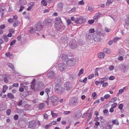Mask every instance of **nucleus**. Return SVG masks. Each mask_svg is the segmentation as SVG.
Returning a JSON list of instances; mask_svg holds the SVG:
<instances>
[{
	"label": "nucleus",
	"instance_id": "nucleus-38",
	"mask_svg": "<svg viewBox=\"0 0 129 129\" xmlns=\"http://www.w3.org/2000/svg\"><path fill=\"white\" fill-rule=\"evenodd\" d=\"M107 124L108 125H109L112 127H113V125L112 121H109L108 123Z\"/></svg>",
	"mask_w": 129,
	"mask_h": 129
},
{
	"label": "nucleus",
	"instance_id": "nucleus-22",
	"mask_svg": "<svg viewBox=\"0 0 129 129\" xmlns=\"http://www.w3.org/2000/svg\"><path fill=\"white\" fill-rule=\"evenodd\" d=\"M7 96L9 98L11 99H13L14 98L13 95L11 93H8L7 94Z\"/></svg>",
	"mask_w": 129,
	"mask_h": 129
},
{
	"label": "nucleus",
	"instance_id": "nucleus-21",
	"mask_svg": "<svg viewBox=\"0 0 129 129\" xmlns=\"http://www.w3.org/2000/svg\"><path fill=\"white\" fill-rule=\"evenodd\" d=\"M81 114L80 112L77 113L75 115L74 117L75 118L77 119L79 118L81 115Z\"/></svg>",
	"mask_w": 129,
	"mask_h": 129
},
{
	"label": "nucleus",
	"instance_id": "nucleus-20",
	"mask_svg": "<svg viewBox=\"0 0 129 129\" xmlns=\"http://www.w3.org/2000/svg\"><path fill=\"white\" fill-rule=\"evenodd\" d=\"M20 23V22L18 21L17 20H15L13 24V26L14 27H16Z\"/></svg>",
	"mask_w": 129,
	"mask_h": 129
},
{
	"label": "nucleus",
	"instance_id": "nucleus-13",
	"mask_svg": "<svg viewBox=\"0 0 129 129\" xmlns=\"http://www.w3.org/2000/svg\"><path fill=\"white\" fill-rule=\"evenodd\" d=\"M61 58L63 60L65 61H67L68 59V55L64 53L62 54Z\"/></svg>",
	"mask_w": 129,
	"mask_h": 129
},
{
	"label": "nucleus",
	"instance_id": "nucleus-3",
	"mask_svg": "<svg viewBox=\"0 0 129 129\" xmlns=\"http://www.w3.org/2000/svg\"><path fill=\"white\" fill-rule=\"evenodd\" d=\"M85 21L84 18L82 17L77 18L75 20V22L78 24H81L84 23Z\"/></svg>",
	"mask_w": 129,
	"mask_h": 129
},
{
	"label": "nucleus",
	"instance_id": "nucleus-43",
	"mask_svg": "<svg viewBox=\"0 0 129 129\" xmlns=\"http://www.w3.org/2000/svg\"><path fill=\"white\" fill-rule=\"evenodd\" d=\"M84 4V3L83 0L80 1L78 3V4L79 5H83Z\"/></svg>",
	"mask_w": 129,
	"mask_h": 129
},
{
	"label": "nucleus",
	"instance_id": "nucleus-16",
	"mask_svg": "<svg viewBox=\"0 0 129 129\" xmlns=\"http://www.w3.org/2000/svg\"><path fill=\"white\" fill-rule=\"evenodd\" d=\"M35 80L34 79L32 81L31 83V89L35 90Z\"/></svg>",
	"mask_w": 129,
	"mask_h": 129
},
{
	"label": "nucleus",
	"instance_id": "nucleus-64",
	"mask_svg": "<svg viewBox=\"0 0 129 129\" xmlns=\"http://www.w3.org/2000/svg\"><path fill=\"white\" fill-rule=\"evenodd\" d=\"M115 78L114 76H111L109 78V79L110 80H112L114 79Z\"/></svg>",
	"mask_w": 129,
	"mask_h": 129
},
{
	"label": "nucleus",
	"instance_id": "nucleus-50",
	"mask_svg": "<svg viewBox=\"0 0 129 129\" xmlns=\"http://www.w3.org/2000/svg\"><path fill=\"white\" fill-rule=\"evenodd\" d=\"M19 86V84L18 83H14L12 85V86L14 87H17Z\"/></svg>",
	"mask_w": 129,
	"mask_h": 129
},
{
	"label": "nucleus",
	"instance_id": "nucleus-60",
	"mask_svg": "<svg viewBox=\"0 0 129 129\" xmlns=\"http://www.w3.org/2000/svg\"><path fill=\"white\" fill-rule=\"evenodd\" d=\"M14 20L12 18H9L8 20V21L10 23H12L13 22Z\"/></svg>",
	"mask_w": 129,
	"mask_h": 129
},
{
	"label": "nucleus",
	"instance_id": "nucleus-1",
	"mask_svg": "<svg viewBox=\"0 0 129 129\" xmlns=\"http://www.w3.org/2000/svg\"><path fill=\"white\" fill-rule=\"evenodd\" d=\"M55 82L56 84H57L55 88V91L60 93H62L64 91V90L62 87L59 85L61 84V82L59 80L58 81L57 79H56L55 80Z\"/></svg>",
	"mask_w": 129,
	"mask_h": 129
},
{
	"label": "nucleus",
	"instance_id": "nucleus-56",
	"mask_svg": "<svg viewBox=\"0 0 129 129\" xmlns=\"http://www.w3.org/2000/svg\"><path fill=\"white\" fill-rule=\"evenodd\" d=\"M118 58V59L119 60H123V58L122 56H120Z\"/></svg>",
	"mask_w": 129,
	"mask_h": 129
},
{
	"label": "nucleus",
	"instance_id": "nucleus-57",
	"mask_svg": "<svg viewBox=\"0 0 129 129\" xmlns=\"http://www.w3.org/2000/svg\"><path fill=\"white\" fill-rule=\"evenodd\" d=\"M18 116L17 115H16L14 117V119L15 120H17L18 118Z\"/></svg>",
	"mask_w": 129,
	"mask_h": 129
},
{
	"label": "nucleus",
	"instance_id": "nucleus-11",
	"mask_svg": "<svg viewBox=\"0 0 129 129\" xmlns=\"http://www.w3.org/2000/svg\"><path fill=\"white\" fill-rule=\"evenodd\" d=\"M44 23L47 25H51L52 24V21L50 19H46L45 20Z\"/></svg>",
	"mask_w": 129,
	"mask_h": 129
},
{
	"label": "nucleus",
	"instance_id": "nucleus-33",
	"mask_svg": "<svg viewBox=\"0 0 129 129\" xmlns=\"http://www.w3.org/2000/svg\"><path fill=\"white\" fill-rule=\"evenodd\" d=\"M84 70L83 69H81L79 71V72L78 74V76H80L83 73Z\"/></svg>",
	"mask_w": 129,
	"mask_h": 129
},
{
	"label": "nucleus",
	"instance_id": "nucleus-39",
	"mask_svg": "<svg viewBox=\"0 0 129 129\" xmlns=\"http://www.w3.org/2000/svg\"><path fill=\"white\" fill-rule=\"evenodd\" d=\"M50 90L49 88H46L45 89V91L48 95V93L50 92Z\"/></svg>",
	"mask_w": 129,
	"mask_h": 129
},
{
	"label": "nucleus",
	"instance_id": "nucleus-7",
	"mask_svg": "<svg viewBox=\"0 0 129 129\" xmlns=\"http://www.w3.org/2000/svg\"><path fill=\"white\" fill-rule=\"evenodd\" d=\"M64 89L67 91L70 90L72 88L69 82L65 83L64 85Z\"/></svg>",
	"mask_w": 129,
	"mask_h": 129
},
{
	"label": "nucleus",
	"instance_id": "nucleus-2",
	"mask_svg": "<svg viewBox=\"0 0 129 129\" xmlns=\"http://www.w3.org/2000/svg\"><path fill=\"white\" fill-rule=\"evenodd\" d=\"M43 27L42 23L39 22L37 23L35 26V28L36 31H40L41 30Z\"/></svg>",
	"mask_w": 129,
	"mask_h": 129
},
{
	"label": "nucleus",
	"instance_id": "nucleus-9",
	"mask_svg": "<svg viewBox=\"0 0 129 129\" xmlns=\"http://www.w3.org/2000/svg\"><path fill=\"white\" fill-rule=\"evenodd\" d=\"M93 37L94 40L96 42H98L100 40V37L99 35L94 34H93Z\"/></svg>",
	"mask_w": 129,
	"mask_h": 129
},
{
	"label": "nucleus",
	"instance_id": "nucleus-58",
	"mask_svg": "<svg viewBox=\"0 0 129 129\" xmlns=\"http://www.w3.org/2000/svg\"><path fill=\"white\" fill-rule=\"evenodd\" d=\"M34 5V3L31 2H30L29 4V6H30L32 8L33 6Z\"/></svg>",
	"mask_w": 129,
	"mask_h": 129
},
{
	"label": "nucleus",
	"instance_id": "nucleus-31",
	"mask_svg": "<svg viewBox=\"0 0 129 129\" xmlns=\"http://www.w3.org/2000/svg\"><path fill=\"white\" fill-rule=\"evenodd\" d=\"M104 52L107 54H109L111 51L109 49H105L104 50Z\"/></svg>",
	"mask_w": 129,
	"mask_h": 129
},
{
	"label": "nucleus",
	"instance_id": "nucleus-17",
	"mask_svg": "<svg viewBox=\"0 0 129 129\" xmlns=\"http://www.w3.org/2000/svg\"><path fill=\"white\" fill-rule=\"evenodd\" d=\"M102 30L101 29H97L95 31L96 32V33L97 35H99V36H103V34L101 33V31Z\"/></svg>",
	"mask_w": 129,
	"mask_h": 129
},
{
	"label": "nucleus",
	"instance_id": "nucleus-35",
	"mask_svg": "<svg viewBox=\"0 0 129 129\" xmlns=\"http://www.w3.org/2000/svg\"><path fill=\"white\" fill-rule=\"evenodd\" d=\"M8 65L9 67H10L12 69H14V66L12 63H8Z\"/></svg>",
	"mask_w": 129,
	"mask_h": 129
},
{
	"label": "nucleus",
	"instance_id": "nucleus-41",
	"mask_svg": "<svg viewBox=\"0 0 129 129\" xmlns=\"http://www.w3.org/2000/svg\"><path fill=\"white\" fill-rule=\"evenodd\" d=\"M110 96V95L109 94H107L105 95L104 96V99H107L109 98Z\"/></svg>",
	"mask_w": 129,
	"mask_h": 129
},
{
	"label": "nucleus",
	"instance_id": "nucleus-34",
	"mask_svg": "<svg viewBox=\"0 0 129 129\" xmlns=\"http://www.w3.org/2000/svg\"><path fill=\"white\" fill-rule=\"evenodd\" d=\"M51 115L53 117L57 116L58 115L57 113H53L52 111H51Z\"/></svg>",
	"mask_w": 129,
	"mask_h": 129
},
{
	"label": "nucleus",
	"instance_id": "nucleus-61",
	"mask_svg": "<svg viewBox=\"0 0 129 129\" xmlns=\"http://www.w3.org/2000/svg\"><path fill=\"white\" fill-rule=\"evenodd\" d=\"M94 21L93 20H88V23L89 24H92L94 23Z\"/></svg>",
	"mask_w": 129,
	"mask_h": 129
},
{
	"label": "nucleus",
	"instance_id": "nucleus-62",
	"mask_svg": "<svg viewBox=\"0 0 129 129\" xmlns=\"http://www.w3.org/2000/svg\"><path fill=\"white\" fill-rule=\"evenodd\" d=\"M108 85V83L107 82L104 83L103 84L102 86L103 87H105Z\"/></svg>",
	"mask_w": 129,
	"mask_h": 129
},
{
	"label": "nucleus",
	"instance_id": "nucleus-29",
	"mask_svg": "<svg viewBox=\"0 0 129 129\" xmlns=\"http://www.w3.org/2000/svg\"><path fill=\"white\" fill-rule=\"evenodd\" d=\"M45 105L43 103H42L40 104L39 106V109H42L44 107Z\"/></svg>",
	"mask_w": 129,
	"mask_h": 129
},
{
	"label": "nucleus",
	"instance_id": "nucleus-59",
	"mask_svg": "<svg viewBox=\"0 0 129 129\" xmlns=\"http://www.w3.org/2000/svg\"><path fill=\"white\" fill-rule=\"evenodd\" d=\"M94 32V29L92 28L89 30V32L90 33H93Z\"/></svg>",
	"mask_w": 129,
	"mask_h": 129
},
{
	"label": "nucleus",
	"instance_id": "nucleus-24",
	"mask_svg": "<svg viewBox=\"0 0 129 129\" xmlns=\"http://www.w3.org/2000/svg\"><path fill=\"white\" fill-rule=\"evenodd\" d=\"M24 83H21L20 84V85L21 87L19 88V91L20 92H23L24 90V88H23L22 85H24Z\"/></svg>",
	"mask_w": 129,
	"mask_h": 129
},
{
	"label": "nucleus",
	"instance_id": "nucleus-53",
	"mask_svg": "<svg viewBox=\"0 0 129 129\" xmlns=\"http://www.w3.org/2000/svg\"><path fill=\"white\" fill-rule=\"evenodd\" d=\"M123 104H121L119 105L118 108L120 110H121L123 107Z\"/></svg>",
	"mask_w": 129,
	"mask_h": 129
},
{
	"label": "nucleus",
	"instance_id": "nucleus-63",
	"mask_svg": "<svg viewBox=\"0 0 129 129\" xmlns=\"http://www.w3.org/2000/svg\"><path fill=\"white\" fill-rule=\"evenodd\" d=\"M92 96L93 97V98H94L95 97H97V94L95 92H94L92 93Z\"/></svg>",
	"mask_w": 129,
	"mask_h": 129
},
{
	"label": "nucleus",
	"instance_id": "nucleus-40",
	"mask_svg": "<svg viewBox=\"0 0 129 129\" xmlns=\"http://www.w3.org/2000/svg\"><path fill=\"white\" fill-rule=\"evenodd\" d=\"M71 112L69 111H64L63 114L65 115H67L70 114Z\"/></svg>",
	"mask_w": 129,
	"mask_h": 129
},
{
	"label": "nucleus",
	"instance_id": "nucleus-26",
	"mask_svg": "<svg viewBox=\"0 0 129 129\" xmlns=\"http://www.w3.org/2000/svg\"><path fill=\"white\" fill-rule=\"evenodd\" d=\"M52 101L53 102H55V101H57L58 100V97L55 96H53L52 97Z\"/></svg>",
	"mask_w": 129,
	"mask_h": 129
},
{
	"label": "nucleus",
	"instance_id": "nucleus-6",
	"mask_svg": "<svg viewBox=\"0 0 129 129\" xmlns=\"http://www.w3.org/2000/svg\"><path fill=\"white\" fill-rule=\"evenodd\" d=\"M28 127L30 128H33L36 126L34 120H32L29 121L27 124Z\"/></svg>",
	"mask_w": 129,
	"mask_h": 129
},
{
	"label": "nucleus",
	"instance_id": "nucleus-19",
	"mask_svg": "<svg viewBox=\"0 0 129 129\" xmlns=\"http://www.w3.org/2000/svg\"><path fill=\"white\" fill-rule=\"evenodd\" d=\"M38 88L39 89L43 88L44 86L43 83L41 82H39L38 83Z\"/></svg>",
	"mask_w": 129,
	"mask_h": 129
},
{
	"label": "nucleus",
	"instance_id": "nucleus-49",
	"mask_svg": "<svg viewBox=\"0 0 129 129\" xmlns=\"http://www.w3.org/2000/svg\"><path fill=\"white\" fill-rule=\"evenodd\" d=\"M18 112L19 113H22L23 112V110L21 109H17Z\"/></svg>",
	"mask_w": 129,
	"mask_h": 129
},
{
	"label": "nucleus",
	"instance_id": "nucleus-10",
	"mask_svg": "<svg viewBox=\"0 0 129 129\" xmlns=\"http://www.w3.org/2000/svg\"><path fill=\"white\" fill-rule=\"evenodd\" d=\"M70 45V47L72 49H75L77 46V44L75 40H74L72 43H71Z\"/></svg>",
	"mask_w": 129,
	"mask_h": 129
},
{
	"label": "nucleus",
	"instance_id": "nucleus-44",
	"mask_svg": "<svg viewBox=\"0 0 129 129\" xmlns=\"http://www.w3.org/2000/svg\"><path fill=\"white\" fill-rule=\"evenodd\" d=\"M76 10V8H74L72 9L71 10L69 11V13H71L72 12H74Z\"/></svg>",
	"mask_w": 129,
	"mask_h": 129
},
{
	"label": "nucleus",
	"instance_id": "nucleus-4",
	"mask_svg": "<svg viewBox=\"0 0 129 129\" xmlns=\"http://www.w3.org/2000/svg\"><path fill=\"white\" fill-rule=\"evenodd\" d=\"M79 102V100L77 98H74L70 101L69 104L72 106H75Z\"/></svg>",
	"mask_w": 129,
	"mask_h": 129
},
{
	"label": "nucleus",
	"instance_id": "nucleus-54",
	"mask_svg": "<svg viewBox=\"0 0 129 129\" xmlns=\"http://www.w3.org/2000/svg\"><path fill=\"white\" fill-rule=\"evenodd\" d=\"M117 104L116 103H114L111 105L112 107L113 108H115Z\"/></svg>",
	"mask_w": 129,
	"mask_h": 129
},
{
	"label": "nucleus",
	"instance_id": "nucleus-15",
	"mask_svg": "<svg viewBox=\"0 0 129 129\" xmlns=\"http://www.w3.org/2000/svg\"><path fill=\"white\" fill-rule=\"evenodd\" d=\"M29 32L30 34H33L35 32L36 30L35 28H34L33 27H30L28 29Z\"/></svg>",
	"mask_w": 129,
	"mask_h": 129
},
{
	"label": "nucleus",
	"instance_id": "nucleus-25",
	"mask_svg": "<svg viewBox=\"0 0 129 129\" xmlns=\"http://www.w3.org/2000/svg\"><path fill=\"white\" fill-rule=\"evenodd\" d=\"M105 55L104 53L101 52L99 53L98 54V57L99 58H102Z\"/></svg>",
	"mask_w": 129,
	"mask_h": 129
},
{
	"label": "nucleus",
	"instance_id": "nucleus-32",
	"mask_svg": "<svg viewBox=\"0 0 129 129\" xmlns=\"http://www.w3.org/2000/svg\"><path fill=\"white\" fill-rule=\"evenodd\" d=\"M92 112H90L89 114V115L88 116V118L87 119V122L90 120V119L92 117Z\"/></svg>",
	"mask_w": 129,
	"mask_h": 129
},
{
	"label": "nucleus",
	"instance_id": "nucleus-8",
	"mask_svg": "<svg viewBox=\"0 0 129 129\" xmlns=\"http://www.w3.org/2000/svg\"><path fill=\"white\" fill-rule=\"evenodd\" d=\"M75 62V60L74 58H72L68 60L66 63L69 66H73Z\"/></svg>",
	"mask_w": 129,
	"mask_h": 129
},
{
	"label": "nucleus",
	"instance_id": "nucleus-18",
	"mask_svg": "<svg viewBox=\"0 0 129 129\" xmlns=\"http://www.w3.org/2000/svg\"><path fill=\"white\" fill-rule=\"evenodd\" d=\"M61 22V19L60 17H57L55 19V22L56 24H58L59 23H60Z\"/></svg>",
	"mask_w": 129,
	"mask_h": 129
},
{
	"label": "nucleus",
	"instance_id": "nucleus-47",
	"mask_svg": "<svg viewBox=\"0 0 129 129\" xmlns=\"http://www.w3.org/2000/svg\"><path fill=\"white\" fill-rule=\"evenodd\" d=\"M11 110L10 109H8L6 111V113L7 115H9L10 114Z\"/></svg>",
	"mask_w": 129,
	"mask_h": 129
},
{
	"label": "nucleus",
	"instance_id": "nucleus-36",
	"mask_svg": "<svg viewBox=\"0 0 129 129\" xmlns=\"http://www.w3.org/2000/svg\"><path fill=\"white\" fill-rule=\"evenodd\" d=\"M41 3L44 6H46L47 5V3L46 1L45 0H43L42 1Z\"/></svg>",
	"mask_w": 129,
	"mask_h": 129
},
{
	"label": "nucleus",
	"instance_id": "nucleus-55",
	"mask_svg": "<svg viewBox=\"0 0 129 129\" xmlns=\"http://www.w3.org/2000/svg\"><path fill=\"white\" fill-rule=\"evenodd\" d=\"M58 6L60 8H62L63 7V4L62 3H59L58 4Z\"/></svg>",
	"mask_w": 129,
	"mask_h": 129
},
{
	"label": "nucleus",
	"instance_id": "nucleus-52",
	"mask_svg": "<svg viewBox=\"0 0 129 129\" xmlns=\"http://www.w3.org/2000/svg\"><path fill=\"white\" fill-rule=\"evenodd\" d=\"M117 100V98H115L111 100L110 102H111L113 103L115 102Z\"/></svg>",
	"mask_w": 129,
	"mask_h": 129
},
{
	"label": "nucleus",
	"instance_id": "nucleus-28",
	"mask_svg": "<svg viewBox=\"0 0 129 129\" xmlns=\"http://www.w3.org/2000/svg\"><path fill=\"white\" fill-rule=\"evenodd\" d=\"M3 38L5 41L6 42H7L9 41V38L6 35H4L3 36Z\"/></svg>",
	"mask_w": 129,
	"mask_h": 129
},
{
	"label": "nucleus",
	"instance_id": "nucleus-14",
	"mask_svg": "<svg viewBox=\"0 0 129 129\" xmlns=\"http://www.w3.org/2000/svg\"><path fill=\"white\" fill-rule=\"evenodd\" d=\"M125 55V52L124 50L122 49H120L119 55V56H124Z\"/></svg>",
	"mask_w": 129,
	"mask_h": 129
},
{
	"label": "nucleus",
	"instance_id": "nucleus-45",
	"mask_svg": "<svg viewBox=\"0 0 129 129\" xmlns=\"http://www.w3.org/2000/svg\"><path fill=\"white\" fill-rule=\"evenodd\" d=\"M16 42V40H12L10 43V46H11L13 45H14V44Z\"/></svg>",
	"mask_w": 129,
	"mask_h": 129
},
{
	"label": "nucleus",
	"instance_id": "nucleus-12",
	"mask_svg": "<svg viewBox=\"0 0 129 129\" xmlns=\"http://www.w3.org/2000/svg\"><path fill=\"white\" fill-rule=\"evenodd\" d=\"M47 76L49 77L52 78L55 76V73L52 71H50L47 74Z\"/></svg>",
	"mask_w": 129,
	"mask_h": 129
},
{
	"label": "nucleus",
	"instance_id": "nucleus-51",
	"mask_svg": "<svg viewBox=\"0 0 129 129\" xmlns=\"http://www.w3.org/2000/svg\"><path fill=\"white\" fill-rule=\"evenodd\" d=\"M125 24L127 25H129V19L127 17V18L126 19L125 22Z\"/></svg>",
	"mask_w": 129,
	"mask_h": 129
},
{
	"label": "nucleus",
	"instance_id": "nucleus-42",
	"mask_svg": "<svg viewBox=\"0 0 129 129\" xmlns=\"http://www.w3.org/2000/svg\"><path fill=\"white\" fill-rule=\"evenodd\" d=\"M120 39V38L116 37L114 38L113 41H114V42L115 43L117 40H119Z\"/></svg>",
	"mask_w": 129,
	"mask_h": 129
},
{
	"label": "nucleus",
	"instance_id": "nucleus-37",
	"mask_svg": "<svg viewBox=\"0 0 129 129\" xmlns=\"http://www.w3.org/2000/svg\"><path fill=\"white\" fill-rule=\"evenodd\" d=\"M100 123L99 122L96 121L95 123V125L94 126V127L95 128H98L97 126L99 125Z\"/></svg>",
	"mask_w": 129,
	"mask_h": 129
},
{
	"label": "nucleus",
	"instance_id": "nucleus-5",
	"mask_svg": "<svg viewBox=\"0 0 129 129\" xmlns=\"http://www.w3.org/2000/svg\"><path fill=\"white\" fill-rule=\"evenodd\" d=\"M67 65L64 63H60L58 64L59 69L61 71H64L67 68Z\"/></svg>",
	"mask_w": 129,
	"mask_h": 129
},
{
	"label": "nucleus",
	"instance_id": "nucleus-27",
	"mask_svg": "<svg viewBox=\"0 0 129 129\" xmlns=\"http://www.w3.org/2000/svg\"><path fill=\"white\" fill-rule=\"evenodd\" d=\"M8 87L6 85H4L3 87V90L2 92L3 93H5L7 89H8Z\"/></svg>",
	"mask_w": 129,
	"mask_h": 129
},
{
	"label": "nucleus",
	"instance_id": "nucleus-30",
	"mask_svg": "<svg viewBox=\"0 0 129 129\" xmlns=\"http://www.w3.org/2000/svg\"><path fill=\"white\" fill-rule=\"evenodd\" d=\"M113 1V0H108L106 3V5L107 6L110 5L111 4Z\"/></svg>",
	"mask_w": 129,
	"mask_h": 129
},
{
	"label": "nucleus",
	"instance_id": "nucleus-23",
	"mask_svg": "<svg viewBox=\"0 0 129 129\" xmlns=\"http://www.w3.org/2000/svg\"><path fill=\"white\" fill-rule=\"evenodd\" d=\"M113 123V124H116L117 125H118L119 124V123L118 121V120L117 119L113 120H112Z\"/></svg>",
	"mask_w": 129,
	"mask_h": 129
},
{
	"label": "nucleus",
	"instance_id": "nucleus-46",
	"mask_svg": "<svg viewBox=\"0 0 129 129\" xmlns=\"http://www.w3.org/2000/svg\"><path fill=\"white\" fill-rule=\"evenodd\" d=\"M94 75L93 74H92L88 76V78L89 79H90L94 77Z\"/></svg>",
	"mask_w": 129,
	"mask_h": 129
},
{
	"label": "nucleus",
	"instance_id": "nucleus-48",
	"mask_svg": "<svg viewBox=\"0 0 129 129\" xmlns=\"http://www.w3.org/2000/svg\"><path fill=\"white\" fill-rule=\"evenodd\" d=\"M4 81L5 83H7L8 82V80L7 77H5L4 78Z\"/></svg>",
	"mask_w": 129,
	"mask_h": 129
}]
</instances>
